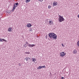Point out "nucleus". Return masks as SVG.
<instances>
[{
	"instance_id": "4468645a",
	"label": "nucleus",
	"mask_w": 79,
	"mask_h": 79,
	"mask_svg": "<svg viewBox=\"0 0 79 79\" xmlns=\"http://www.w3.org/2000/svg\"><path fill=\"white\" fill-rule=\"evenodd\" d=\"M31 1V0H26V2H27H27H29Z\"/></svg>"
},
{
	"instance_id": "bb28decb",
	"label": "nucleus",
	"mask_w": 79,
	"mask_h": 79,
	"mask_svg": "<svg viewBox=\"0 0 79 79\" xmlns=\"http://www.w3.org/2000/svg\"><path fill=\"white\" fill-rule=\"evenodd\" d=\"M61 79H64V77H61Z\"/></svg>"
},
{
	"instance_id": "39448f33",
	"label": "nucleus",
	"mask_w": 79,
	"mask_h": 79,
	"mask_svg": "<svg viewBox=\"0 0 79 79\" xmlns=\"http://www.w3.org/2000/svg\"><path fill=\"white\" fill-rule=\"evenodd\" d=\"M17 6H18L15 4H14V6L12 9L13 11H15V10L16 8V7H17Z\"/></svg>"
},
{
	"instance_id": "aec40b11",
	"label": "nucleus",
	"mask_w": 79,
	"mask_h": 79,
	"mask_svg": "<svg viewBox=\"0 0 79 79\" xmlns=\"http://www.w3.org/2000/svg\"><path fill=\"white\" fill-rule=\"evenodd\" d=\"M50 8H51V6L49 5L48 6V8L50 9Z\"/></svg>"
},
{
	"instance_id": "c85d7f7f",
	"label": "nucleus",
	"mask_w": 79,
	"mask_h": 79,
	"mask_svg": "<svg viewBox=\"0 0 79 79\" xmlns=\"http://www.w3.org/2000/svg\"><path fill=\"white\" fill-rule=\"evenodd\" d=\"M7 13H10V12L9 11H8Z\"/></svg>"
},
{
	"instance_id": "4be33fe9",
	"label": "nucleus",
	"mask_w": 79,
	"mask_h": 79,
	"mask_svg": "<svg viewBox=\"0 0 79 79\" xmlns=\"http://www.w3.org/2000/svg\"><path fill=\"white\" fill-rule=\"evenodd\" d=\"M25 43L26 44H27V45H28V44H28V42H26Z\"/></svg>"
},
{
	"instance_id": "1a4fd4ad",
	"label": "nucleus",
	"mask_w": 79,
	"mask_h": 79,
	"mask_svg": "<svg viewBox=\"0 0 79 79\" xmlns=\"http://www.w3.org/2000/svg\"><path fill=\"white\" fill-rule=\"evenodd\" d=\"M77 50H76V49H74V50H73V54H76L77 53Z\"/></svg>"
},
{
	"instance_id": "9b49d317",
	"label": "nucleus",
	"mask_w": 79,
	"mask_h": 79,
	"mask_svg": "<svg viewBox=\"0 0 79 79\" xmlns=\"http://www.w3.org/2000/svg\"><path fill=\"white\" fill-rule=\"evenodd\" d=\"M12 28L9 27L8 29V31L9 32H11L12 31Z\"/></svg>"
},
{
	"instance_id": "473e14b6",
	"label": "nucleus",
	"mask_w": 79,
	"mask_h": 79,
	"mask_svg": "<svg viewBox=\"0 0 79 79\" xmlns=\"http://www.w3.org/2000/svg\"><path fill=\"white\" fill-rule=\"evenodd\" d=\"M25 45H26V44H25Z\"/></svg>"
},
{
	"instance_id": "c756f323",
	"label": "nucleus",
	"mask_w": 79,
	"mask_h": 79,
	"mask_svg": "<svg viewBox=\"0 0 79 79\" xmlns=\"http://www.w3.org/2000/svg\"><path fill=\"white\" fill-rule=\"evenodd\" d=\"M31 58L28 57V60H30Z\"/></svg>"
},
{
	"instance_id": "2eb2a0df",
	"label": "nucleus",
	"mask_w": 79,
	"mask_h": 79,
	"mask_svg": "<svg viewBox=\"0 0 79 79\" xmlns=\"http://www.w3.org/2000/svg\"><path fill=\"white\" fill-rule=\"evenodd\" d=\"M77 45L78 47H79V40L77 42Z\"/></svg>"
},
{
	"instance_id": "9d476101",
	"label": "nucleus",
	"mask_w": 79,
	"mask_h": 79,
	"mask_svg": "<svg viewBox=\"0 0 79 79\" xmlns=\"http://www.w3.org/2000/svg\"><path fill=\"white\" fill-rule=\"evenodd\" d=\"M57 3H58L57 2H54L53 3V5H54V6H56V5H57Z\"/></svg>"
},
{
	"instance_id": "7c9ffc66",
	"label": "nucleus",
	"mask_w": 79,
	"mask_h": 79,
	"mask_svg": "<svg viewBox=\"0 0 79 79\" xmlns=\"http://www.w3.org/2000/svg\"><path fill=\"white\" fill-rule=\"evenodd\" d=\"M78 18H79V14L78 15Z\"/></svg>"
},
{
	"instance_id": "ddd939ff",
	"label": "nucleus",
	"mask_w": 79,
	"mask_h": 79,
	"mask_svg": "<svg viewBox=\"0 0 79 79\" xmlns=\"http://www.w3.org/2000/svg\"><path fill=\"white\" fill-rule=\"evenodd\" d=\"M25 60H26L27 61L28 60V57H26L25 58Z\"/></svg>"
},
{
	"instance_id": "a878e982",
	"label": "nucleus",
	"mask_w": 79,
	"mask_h": 79,
	"mask_svg": "<svg viewBox=\"0 0 79 79\" xmlns=\"http://www.w3.org/2000/svg\"><path fill=\"white\" fill-rule=\"evenodd\" d=\"M46 39H47V35L45 36Z\"/></svg>"
},
{
	"instance_id": "f3484780",
	"label": "nucleus",
	"mask_w": 79,
	"mask_h": 79,
	"mask_svg": "<svg viewBox=\"0 0 79 79\" xmlns=\"http://www.w3.org/2000/svg\"><path fill=\"white\" fill-rule=\"evenodd\" d=\"M14 4L18 6V4H19V3H18V2H17V3H15Z\"/></svg>"
},
{
	"instance_id": "6ab92c4d",
	"label": "nucleus",
	"mask_w": 79,
	"mask_h": 79,
	"mask_svg": "<svg viewBox=\"0 0 79 79\" xmlns=\"http://www.w3.org/2000/svg\"><path fill=\"white\" fill-rule=\"evenodd\" d=\"M37 69H39V70L40 69H40V66H39L38 67Z\"/></svg>"
},
{
	"instance_id": "412c9836",
	"label": "nucleus",
	"mask_w": 79,
	"mask_h": 79,
	"mask_svg": "<svg viewBox=\"0 0 79 79\" xmlns=\"http://www.w3.org/2000/svg\"><path fill=\"white\" fill-rule=\"evenodd\" d=\"M42 68H46V67H45V66L44 65V66H42Z\"/></svg>"
},
{
	"instance_id": "72a5a7b5",
	"label": "nucleus",
	"mask_w": 79,
	"mask_h": 79,
	"mask_svg": "<svg viewBox=\"0 0 79 79\" xmlns=\"http://www.w3.org/2000/svg\"><path fill=\"white\" fill-rule=\"evenodd\" d=\"M27 47V46H26L25 47Z\"/></svg>"
},
{
	"instance_id": "7ed1b4c3",
	"label": "nucleus",
	"mask_w": 79,
	"mask_h": 79,
	"mask_svg": "<svg viewBox=\"0 0 79 79\" xmlns=\"http://www.w3.org/2000/svg\"><path fill=\"white\" fill-rule=\"evenodd\" d=\"M66 55V54L64 52H63L60 53V56H61L62 57H63L64 55Z\"/></svg>"
},
{
	"instance_id": "0eeeda50",
	"label": "nucleus",
	"mask_w": 79,
	"mask_h": 79,
	"mask_svg": "<svg viewBox=\"0 0 79 79\" xmlns=\"http://www.w3.org/2000/svg\"><path fill=\"white\" fill-rule=\"evenodd\" d=\"M53 22H52V20H49L48 21V24L49 25H52L53 24Z\"/></svg>"
},
{
	"instance_id": "b1692460",
	"label": "nucleus",
	"mask_w": 79,
	"mask_h": 79,
	"mask_svg": "<svg viewBox=\"0 0 79 79\" xmlns=\"http://www.w3.org/2000/svg\"><path fill=\"white\" fill-rule=\"evenodd\" d=\"M40 68L41 69V68H42V66H40Z\"/></svg>"
},
{
	"instance_id": "20e7f679",
	"label": "nucleus",
	"mask_w": 79,
	"mask_h": 79,
	"mask_svg": "<svg viewBox=\"0 0 79 79\" xmlns=\"http://www.w3.org/2000/svg\"><path fill=\"white\" fill-rule=\"evenodd\" d=\"M31 60L32 62H34V63H35V64H36L37 63V62H35V61H36V59L34 58H33L31 59Z\"/></svg>"
},
{
	"instance_id": "cd10ccee",
	"label": "nucleus",
	"mask_w": 79,
	"mask_h": 79,
	"mask_svg": "<svg viewBox=\"0 0 79 79\" xmlns=\"http://www.w3.org/2000/svg\"><path fill=\"white\" fill-rule=\"evenodd\" d=\"M61 45H62V47H64V45H63V44H62Z\"/></svg>"
},
{
	"instance_id": "6e6552de",
	"label": "nucleus",
	"mask_w": 79,
	"mask_h": 79,
	"mask_svg": "<svg viewBox=\"0 0 79 79\" xmlns=\"http://www.w3.org/2000/svg\"><path fill=\"white\" fill-rule=\"evenodd\" d=\"M32 26V25L31 23H28L27 25V27H30Z\"/></svg>"
},
{
	"instance_id": "2f4dec72",
	"label": "nucleus",
	"mask_w": 79,
	"mask_h": 79,
	"mask_svg": "<svg viewBox=\"0 0 79 79\" xmlns=\"http://www.w3.org/2000/svg\"><path fill=\"white\" fill-rule=\"evenodd\" d=\"M29 31L30 32H31V31H32V30H30Z\"/></svg>"
},
{
	"instance_id": "dca6fc26",
	"label": "nucleus",
	"mask_w": 79,
	"mask_h": 79,
	"mask_svg": "<svg viewBox=\"0 0 79 79\" xmlns=\"http://www.w3.org/2000/svg\"><path fill=\"white\" fill-rule=\"evenodd\" d=\"M25 54H30V52H27L25 53Z\"/></svg>"
},
{
	"instance_id": "f257e3e1",
	"label": "nucleus",
	"mask_w": 79,
	"mask_h": 79,
	"mask_svg": "<svg viewBox=\"0 0 79 79\" xmlns=\"http://www.w3.org/2000/svg\"><path fill=\"white\" fill-rule=\"evenodd\" d=\"M48 35L50 39H54V40H56L57 36L55 34L53 33H50L48 34Z\"/></svg>"
},
{
	"instance_id": "a211bd4d",
	"label": "nucleus",
	"mask_w": 79,
	"mask_h": 79,
	"mask_svg": "<svg viewBox=\"0 0 79 79\" xmlns=\"http://www.w3.org/2000/svg\"><path fill=\"white\" fill-rule=\"evenodd\" d=\"M0 42H3V40H2V39H1V38L0 39Z\"/></svg>"
},
{
	"instance_id": "393cba45",
	"label": "nucleus",
	"mask_w": 79,
	"mask_h": 79,
	"mask_svg": "<svg viewBox=\"0 0 79 79\" xmlns=\"http://www.w3.org/2000/svg\"><path fill=\"white\" fill-rule=\"evenodd\" d=\"M18 65L19 66H21V64L20 63H19L18 64Z\"/></svg>"
},
{
	"instance_id": "5701e85b",
	"label": "nucleus",
	"mask_w": 79,
	"mask_h": 79,
	"mask_svg": "<svg viewBox=\"0 0 79 79\" xmlns=\"http://www.w3.org/2000/svg\"><path fill=\"white\" fill-rule=\"evenodd\" d=\"M40 2H43L44 0H39Z\"/></svg>"
},
{
	"instance_id": "f03ea898",
	"label": "nucleus",
	"mask_w": 79,
	"mask_h": 79,
	"mask_svg": "<svg viewBox=\"0 0 79 79\" xmlns=\"http://www.w3.org/2000/svg\"><path fill=\"white\" fill-rule=\"evenodd\" d=\"M58 20L59 21L60 23L64 21V19L63 18V17L61 16V15H59Z\"/></svg>"
},
{
	"instance_id": "423d86ee",
	"label": "nucleus",
	"mask_w": 79,
	"mask_h": 79,
	"mask_svg": "<svg viewBox=\"0 0 79 79\" xmlns=\"http://www.w3.org/2000/svg\"><path fill=\"white\" fill-rule=\"evenodd\" d=\"M35 44H28V47H35Z\"/></svg>"
},
{
	"instance_id": "f8f14e48",
	"label": "nucleus",
	"mask_w": 79,
	"mask_h": 79,
	"mask_svg": "<svg viewBox=\"0 0 79 79\" xmlns=\"http://www.w3.org/2000/svg\"><path fill=\"white\" fill-rule=\"evenodd\" d=\"M2 41H3V42H7V40L2 39Z\"/></svg>"
}]
</instances>
